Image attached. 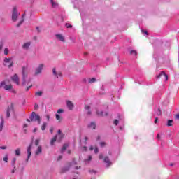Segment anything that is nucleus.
<instances>
[{"mask_svg":"<svg viewBox=\"0 0 179 179\" xmlns=\"http://www.w3.org/2000/svg\"><path fill=\"white\" fill-rule=\"evenodd\" d=\"M30 120L31 122L37 121L39 125L41 124V117H40V115L36 114L34 112H32L30 116Z\"/></svg>","mask_w":179,"mask_h":179,"instance_id":"1","label":"nucleus"},{"mask_svg":"<svg viewBox=\"0 0 179 179\" xmlns=\"http://www.w3.org/2000/svg\"><path fill=\"white\" fill-rule=\"evenodd\" d=\"M22 85L26 86V78H27V74H26V67H22Z\"/></svg>","mask_w":179,"mask_h":179,"instance_id":"2","label":"nucleus"},{"mask_svg":"<svg viewBox=\"0 0 179 179\" xmlns=\"http://www.w3.org/2000/svg\"><path fill=\"white\" fill-rule=\"evenodd\" d=\"M0 87H3L5 90H10L13 87L12 85H6L5 81H3L0 83Z\"/></svg>","mask_w":179,"mask_h":179,"instance_id":"3","label":"nucleus"},{"mask_svg":"<svg viewBox=\"0 0 179 179\" xmlns=\"http://www.w3.org/2000/svg\"><path fill=\"white\" fill-rule=\"evenodd\" d=\"M13 103H10L6 110V117L9 118L10 117V113H13Z\"/></svg>","mask_w":179,"mask_h":179,"instance_id":"4","label":"nucleus"},{"mask_svg":"<svg viewBox=\"0 0 179 179\" xmlns=\"http://www.w3.org/2000/svg\"><path fill=\"white\" fill-rule=\"evenodd\" d=\"M17 16H19V13L16 11V7H14L13 9V14H12V20L13 22H16L17 20Z\"/></svg>","mask_w":179,"mask_h":179,"instance_id":"5","label":"nucleus"},{"mask_svg":"<svg viewBox=\"0 0 179 179\" xmlns=\"http://www.w3.org/2000/svg\"><path fill=\"white\" fill-rule=\"evenodd\" d=\"M33 146V143H31L29 147L27 148V158L26 159L27 162H29V159H30V157L31 156V148Z\"/></svg>","mask_w":179,"mask_h":179,"instance_id":"6","label":"nucleus"},{"mask_svg":"<svg viewBox=\"0 0 179 179\" xmlns=\"http://www.w3.org/2000/svg\"><path fill=\"white\" fill-rule=\"evenodd\" d=\"M43 68H44V64H39V66L35 70V75H40V73H41V71H43Z\"/></svg>","mask_w":179,"mask_h":179,"instance_id":"7","label":"nucleus"},{"mask_svg":"<svg viewBox=\"0 0 179 179\" xmlns=\"http://www.w3.org/2000/svg\"><path fill=\"white\" fill-rule=\"evenodd\" d=\"M4 62L6 64H10L8 65V68H12V66H13V61H12V59H10V58H5Z\"/></svg>","mask_w":179,"mask_h":179,"instance_id":"8","label":"nucleus"},{"mask_svg":"<svg viewBox=\"0 0 179 179\" xmlns=\"http://www.w3.org/2000/svg\"><path fill=\"white\" fill-rule=\"evenodd\" d=\"M13 82L16 83V85H19V76L17 74H15L12 78H11Z\"/></svg>","mask_w":179,"mask_h":179,"instance_id":"9","label":"nucleus"},{"mask_svg":"<svg viewBox=\"0 0 179 179\" xmlns=\"http://www.w3.org/2000/svg\"><path fill=\"white\" fill-rule=\"evenodd\" d=\"M161 76H164L165 80H169V76L164 71H162L159 75L157 76V78L159 79Z\"/></svg>","mask_w":179,"mask_h":179,"instance_id":"10","label":"nucleus"},{"mask_svg":"<svg viewBox=\"0 0 179 179\" xmlns=\"http://www.w3.org/2000/svg\"><path fill=\"white\" fill-rule=\"evenodd\" d=\"M66 104H67V107H68L69 110H73V107H75V106L73 105V103H72V101H67Z\"/></svg>","mask_w":179,"mask_h":179,"instance_id":"11","label":"nucleus"},{"mask_svg":"<svg viewBox=\"0 0 179 179\" xmlns=\"http://www.w3.org/2000/svg\"><path fill=\"white\" fill-rule=\"evenodd\" d=\"M103 162L106 163L107 167H110V166H111L112 164V163L110 162V159L108 158V157H105L103 159Z\"/></svg>","mask_w":179,"mask_h":179,"instance_id":"12","label":"nucleus"},{"mask_svg":"<svg viewBox=\"0 0 179 179\" xmlns=\"http://www.w3.org/2000/svg\"><path fill=\"white\" fill-rule=\"evenodd\" d=\"M57 38L59 40V41H62L63 43H65V38L61 34H57L56 35Z\"/></svg>","mask_w":179,"mask_h":179,"instance_id":"13","label":"nucleus"},{"mask_svg":"<svg viewBox=\"0 0 179 179\" xmlns=\"http://www.w3.org/2000/svg\"><path fill=\"white\" fill-rule=\"evenodd\" d=\"M88 128H90V129H96V123L95 122H91L89 125H88Z\"/></svg>","mask_w":179,"mask_h":179,"instance_id":"14","label":"nucleus"},{"mask_svg":"<svg viewBox=\"0 0 179 179\" xmlns=\"http://www.w3.org/2000/svg\"><path fill=\"white\" fill-rule=\"evenodd\" d=\"M41 152H43V149L41 148V146H38L35 155H38L40 153H41Z\"/></svg>","mask_w":179,"mask_h":179,"instance_id":"15","label":"nucleus"},{"mask_svg":"<svg viewBox=\"0 0 179 179\" xmlns=\"http://www.w3.org/2000/svg\"><path fill=\"white\" fill-rule=\"evenodd\" d=\"M5 124V121L3 120V118L1 117V122L0 124V132H1L2 129H3V124Z\"/></svg>","mask_w":179,"mask_h":179,"instance_id":"16","label":"nucleus"},{"mask_svg":"<svg viewBox=\"0 0 179 179\" xmlns=\"http://www.w3.org/2000/svg\"><path fill=\"white\" fill-rule=\"evenodd\" d=\"M55 142H57V136H55L50 141V145L52 146V145H54V143H55Z\"/></svg>","mask_w":179,"mask_h":179,"instance_id":"17","label":"nucleus"},{"mask_svg":"<svg viewBox=\"0 0 179 179\" xmlns=\"http://www.w3.org/2000/svg\"><path fill=\"white\" fill-rule=\"evenodd\" d=\"M70 167H71V165H69V166H65L62 169V173H66V171L69 170Z\"/></svg>","mask_w":179,"mask_h":179,"instance_id":"18","label":"nucleus"},{"mask_svg":"<svg viewBox=\"0 0 179 179\" xmlns=\"http://www.w3.org/2000/svg\"><path fill=\"white\" fill-rule=\"evenodd\" d=\"M68 144H64L63 145V147L62 148L61 152L62 153H64V152H65V150H66V149L68 148Z\"/></svg>","mask_w":179,"mask_h":179,"instance_id":"19","label":"nucleus"},{"mask_svg":"<svg viewBox=\"0 0 179 179\" xmlns=\"http://www.w3.org/2000/svg\"><path fill=\"white\" fill-rule=\"evenodd\" d=\"M55 117L56 120L59 121V122H61V121H62V117H61V115H59V114H56Z\"/></svg>","mask_w":179,"mask_h":179,"instance_id":"20","label":"nucleus"},{"mask_svg":"<svg viewBox=\"0 0 179 179\" xmlns=\"http://www.w3.org/2000/svg\"><path fill=\"white\" fill-rule=\"evenodd\" d=\"M11 164L14 169H16V166H15V164H16V158L13 159L11 161Z\"/></svg>","mask_w":179,"mask_h":179,"instance_id":"21","label":"nucleus"},{"mask_svg":"<svg viewBox=\"0 0 179 179\" xmlns=\"http://www.w3.org/2000/svg\"><path fill=\"white\" fill-rule=\"evenodd\" d=\"M15 154L16 156H20V148H17L15 150Z\"/></svg>","mask_w":179,"mask_h":179,"instance_id":"22","label":"nucleus"},{"mask_svg":"<svg viewBox=\"0 0 179 179\" xmlns=\"http://www.w3.org/2000/svg\"><path fill=\"white\" fill-rule=\"evenodd\" d=\"M45 128H47V123L46 122H43L42 126H41V129L43 131H45Z\"/></svg>","mask_w":179,"mask_h":179,"instance_id":"23","label":"nucleus"},{"mask_svg":"<svg viewBox=\"0 0 179 179\" xmlns=\"http://www.w3.org/2000/svg\"><path fill=\"white\" fill-rule=\"evenodd\" d=\"M35 96H38L39 97H41V96H43V92L38 91V92H36Z\"/></svg>","mask_w":179,"mask_h":179,"instance_id":"24","label":"nucleus"},{"mask_svg":"<svg viewBox=\"0 0 179 179\" xmlns=\"http://www.w3.org/2000/svg\"><path fill=\"white\" fill-rule=\"evenodd\" d=\"M167 127H173V120H168Z\"/></svg>","mask_w":179,"mask_h":179,"instance_id":"25","label":"nucleus"},{"mask_svg":"<svg viewBox=\"0 0 179 179\" xmlns=\"http://www.w3.org/2000/svg\"><path fill=\"white\" fill-rule=\"evenodd\" d=\"M30 47V43H27L23 45V48H29Z\"/></svg>","mask_w":179,"mask_h":179,"instance_id":"26","label":"nucleus"},{"mask_svg":"<svg viewBox=\"0 0 179 179\" xmlns=\"http://www.w3.org/2000/svg\"><path fill=\"white\" fill-rule=\"evenodd\" d=\"M130 54H131V55H138V52H136V50H131V51L130 52Z\"/></svg>","mask_w":179,"mask_h":179,"instance_id":"27","label":"nucleus"},{"mask_svg":"<svg viewBox=\"0 0 179 179\" xmlns=\"http://www.w3.org/2000/svg\"><path fill=\"white\" fill-rule=\"evenodd\" d=\"M96 114L98 117H103V111L99 112V110H96Z\"/></svg>","mask_w":179,"mask_h":179,"instance_id":"28","label":"nucleus"},{"mask_svg":"<svg viewBox=\"0 0 179 179\" xmlns=\"http://www.w3.org/2000/svg\"><path fill=\"white\" fill-rule=\"evenodd\" d=\"M94 82H96L95 78H92L90 79V80H89V83H94Z\"/></svg>","mask_w":179,"mask_h":179,"instance_id":"29","label":"nucleus"},{"mask_svg":"<svg viewBox=\"0 0 179 179\" xmlns=\"http://www.w3.org/2000/svg\"><path fill=\"white\" fill-rule=\"evenodd\" d=\"M4 54L5 55H8L9 54V49H8V48L4 49Z\"/></svg>","mask_w":179,"mask_h":179,"instance_id":"30","label":"nucleus"},{"mask_svg":"<svg viewBox=\"0 0 179 179\" xmlns=\"http://www.w3.org/2000/svg\"><path fill=\"white\" fill-rule=\"evenodd\" d=\"M52 73H53V75H55V76L58 78V76L57 75V70L55 69V68H53Z\"/></svg>","mask_w":179,"mask_h":179,"instance_id":"31","label":"nucleus"},{"mask_svg":"<svg viewBox=\"0 0 179 179\" xmlns=\"http://www.w3.org/2000/svg\"><path fill=\"white\" fill-rule=\"evenodd\" d=\"M107 144L105 142H101L100 143V146L101 148H104Z\"/></svg>","mask_w":179,"mask_h":179,"instance_id":"32","label":"nucleus"},{"mask_svg":"<svg viewBox=\"0 0 179 179\" xmlns=\"http://www.w3.org/2000/svg\"><path fill=\"white\" fill-rule=\"evenodd\" d=\"M39 143H40V140H38V139L35 140V145L36 146H38Z\"/></svg>","mask_w":179,"mask_h":179,"instance_id":"33","label":"nucleus"},{"mask_svg":"<svg viewBox=\"0 0 179 179\" xmlns=\"http://www.w3.org/2000/svg\"><path fill=\"white\" fill-rule=\"evenodd\" d=\"M24 22V19H22L17 24V27H19L20 26V24H22V23H23Z\"/></svg>","mask_w":179,"mask_h":179,"instance_id":"34","label":"nucleus"},{"mask_svg":"<svg viewBox=\"0 0 179 179\" xmlns=\"http://www.w3.org/2000/svg\"><path fill=\"white\" fill-rule=\"evenodd\" d=\"M62 113H64V109H59L57 110V114H62Z\"/></svg>","mask_w":179,"mask_h":179,"instance_id":"35","label":"nucleus"},{"mask_svg":"<svg viewBox=\"0 0 179 179\" xmlns=\"http://www.w3.org/2000/svg\"><path fill=\"white\" fill-rule=\"evenodd\" d=\"M66 27H67V29H72V25L66 23Z\"/></svg>","mask_w":179,"mask_h":179,"instance_id":"36","label":"nucleus"},{"mask_svg":"<svg viewBox=\"0 0 179 179\" xmlns=\"http://www.w3.org/2000/svg\"><path fill=\"white\" fill-rule=\"evenodd\" d=\"M3 161L6 162V163H8V155L3 157Z\"/></svg>","mask_w":179,"mask_h":179,"instance_id":"37","label":"nucleus"},{"mask_svg":"<svg viewBox=\"0 0 179 179\" xmlns=\"http://www.w3.org/2000/svg\"><path fill=\"white\" fill-rule=\"evenodd\" d=\"M118 123H119L118 120L115 119V120H114V124H115V125H118Z\"/></svg>","mask_w":179,"mask_h":179,"instance_id":"38","label":"nucleus"},{"mask_svg":"<svg viewBox=\"0 0 179 179\" xmlns=\"http://www.w3.org/2000/svg\"><path fill=\"white\" fill-rule=\"evenodd\" d=\"M90 160H92V155H90L88 157V159L85 160V162H90Z\"/></svg>","mask_w":179,"mask_h":179,"instance_id":"39","label":"nucleus"},{"mask_svg":"<svg viewBox=\"0 0 179 179\" xmlns=\"http://www.w3.org/2000/svg\"><path fill=\"white\" fill-rule=\"evenodd\" d=\"M32 86H33V85H29V86L27 87L26 91H27V92H29V90H30V89H31V87Z\"/></svg>","mask_w":179,"mask_h":179,"instance_id":"40","label":"nucleus"},{"mask_svg":"<svg viewBox=\"0 0 179 179\" xmlns=\"http://www.w3.org/2000/svg\"><path fill=\"white\" fill-rule=\"evenodd\" d=\"M94 153H99V148L97 147L94 148Z\"/></svg>","mask_w":179,"mask_h":179,"instance_id":"41","label":"nucleus"},{"mask_svg":"<svg viewBox=\"0 0 179 179\" xmlns=\"http://www.w3.org/2000/svg\"><path fill=\"white\" fill-rule=\"evenodd\" d=\"M61 130H58V134L59 135H60L61 138H64V135L63 134H61Z\"/></svg>","mask_w":179,"mask_h":179,"instance_id":"42","label":"nucleus"},{"mask_svg":"<svg viewBox=\"0 0 179 179\" xmlns=\"http://www.w3.org/2000/svg\"><path fill=\"white\" fill-rule=\"evenodd\" d=\"M85 108V110H90V106L86 105Z\"/></svg>","mask_w":179,"mask_h":179,"instance_id":"43","label":"nucleus"},{"mask_svg":"<svg viewBox=\"0 0 179 179\" xmlns=\"http://www.w3.org/2000/svg\"><path fill=\"white\" fill-rule=\"evenodd\" d=\"M57 76L59 78V76H62V73L61 72H58L57 73Z\"/></svg>","mask_w":179,"mask_h":179,"instance_id":"44","label":"nucleus"},{"mask_svg":"<svg viewBox=\"0 0 179 179\" xmlns=\"http://www.w3.org/2000/svg\"><path fill=\"white\" fill-rule=\"evenodd\" d=\"M50 134H52L54 132V127H51L50 129Z\"/></svg>","mask_w":179,"mask_h":179,"instance_id":"45","label":"nucleus"},{"mask_svg":"<svg viewBox=\"0 0 179 179\" xmlns=\"http://www.w3.org/2000/svg\"><path fill=\"white\" fill-rule=\"evenodd\" d=\"M51 2H52V6L53 7V8H55V3H54V1H52V0H51Z\"/></svg>","mask_w":179,"mask_h":179,"instance_id":"46","label":"nucleus"},{"mask_svg":"<svg viewBox=\"0 0 179 179\" xmlns=\"http://www.w3.org/2000/svg\"><path fill=\"white\" fill-rule=\"evenodd\" d=\"M159 122V118L156 117L155 120V124H157V122Z\"/></svg>","mask_w":179,"mask_h":179,"instance_id":"47","label":"nucleus"},{"mask_svg":"<svg viewBox=\"0 0 179 179\" xmlns=\"http://www.w3.org/2000/svg\"><path fill=\"white\" fill-rule=\"evenodd\" d=\"M34 108L35 110H37V108H38V105H37V103L35 104Z\"/></svg>","mask_w":179,"mask_h":179,"instance_id":"48","label":"nucleus"},{"mask_svg":"<svg viewBox=\"0 0 179 179\" xmlns=\"http://www.w3.org/2000/svg\"><path fill=\"white\" fill-rule=\"evenodd\" d=\"M0 149L5 150L6 149V146H1Z\"/></svg>","mask_w":179,"mask_h":179,"instance_id":"49","label":"nucleus"},{"mask_svg":"<svg viewBox=\"0 0 179 179\" xmlns=\"http://www.w3.org/2000/svg\"><path fill=\"white\" fill-rule=\"evenodd\" d=\"M87 115H92V111H90V110H88V112H87Z\"/></svg>","mask_w":179,"mask_h":179,"instance_id":"50","label":"nucleus"},{"mask_svg":"<svg viewBox=\"0 0 179 179\" xmlns=\"http://www.w3.org/2000/svg\"><path fill=\"white\" fill-rule=\"evenodd\" d=\"M2 48H3V44H0V51Z\"/></svg>","mask_w":179,"mask_h":179,"instance_id":"51","label":"nucleus"},{"mask_svg":"<svg viewBox=\"0 0 179 179\" xmlns=\"http://www.w3.org/2000/svg\"><path fill=\"white\" fill-rule=\"evenodd\" d=\"M36 30L38 31V33H40V28L38 27H36Z\"/></svg>","mask_w":179,"mask_h":179,"instance_id":"52","label":"nucleus"},{"mask_svg":"<svg viewBox=\"0 0 179 179\" xmlns=\"http://www.w3.org/2000/svg\"><path fill=\"white\" fill-rule=\"evenodd\" d=\"M176 118H177V120H179V113L176 115Z\"/></svg>","mask_w":179,"mask_h":179,"instance_id":"53","label":"nucleus"},{"mask_svg":"<svg viewBox=\"0 0 179 179\" xmlns=\"http://www.w3.org/2000/svg\"><path fill=\"white\" fill-rule=\"evenodd\" d=\"M99 159H103V154L99 155Z\"/></svg>","mask_w":179,"mask_h":179,"instance_id":"54","label":"nucleus"},{"mask_svg":"<svg viewBox=\"0 0 179 179\" xmlns=\"http://www.w3.org/2000/svg\"><path fill=\"white\" fill-rule=\"evenodd\" d=\"M157 139H160V134H157Z\"/></svg>","mask_w":179,"mask_h":179,"instance_id":"55","label":"nucleus"},{"mask_svg":"<svg viewBox=\"0 0 179 179\" xmlns=\"http://www.w3.org/2000/svg\"><path fill=\"white\" fill-rule=\"evenodd\" d=\"M61 159H62V156L60 155V156L58 157L57 160H61Z\"/></svg>","mask_w":179,"mask_h":179,"instance_id":"56","label":"nucleus"},{"mask_svg":"<svg viewBox=\"0 0 179 179\" xmlns=\"http://www.w3.org/2000/svg\"><path fill=\"white\" fill-rule=\"evenodd\" d=\"M46 118H47L48 121H50V115H48L46 116Z\"/></svg>","mask_w":179,"mask_h":179,"instance_id":"57","label":"nucleus"},{"mask_svg":"<svg viewBox=\"0 0 179 179\" xmlns=\"http://www.w3.org/2000/svg\"><path fill=\"white\" fill-rule=\"evenodd\" d=\"M75 169L76 170H79V169H80V166H76Z\"/></svg>","mask_w":179,"mask_h":179,"instance_id":"58","label":"nucleus"},{"mask_svg":"<svg viewBox=\"0 0 179 179\" xmlns=\"http://www.w3.org/2000/svg\"><path fill=\"white\" fill-rule=\"evenodd\" d=\"M93 149H94V148H93V146H91V147L90 148V150H93Z\"/></svg>","mask_w":179,"mask_h":179,"instance_id":"59","label":"nucleus"},{"mask_svg":"<svg viewBox=\"0 0 179 179\" xmlns=\"http://www.w3.org/2000/svg\"><path fill=\"white\" fill-rule=\"evenodd\" d=\"M34 132H37V128L34 129Z\"/></svg>","mask_w":179,"mask_h":179,"instance_id":"60","label":"nucleus"},{"mask_svg":"<svg viewBox=\"0 0 179 179\" xmlns=\"http://www.w3.org/2000/svg\"><path fill=\"white\" fill-rule=\"evenodd\" d=\"M73 164H77V163L75 162V159L73 160Z\"/></svg>","mask_w":179,"mask_h":179,"instance_id":"61","label":"nucleus"},{"mask_svg":"<svg viewBox=\"0 0 179 179\" xmlns=\"http://www.w3.org/2000/svg\"><path fill=\"white\" fill-rule=\"evenodd\" d=\"M24 128H27V124H24Z\"/></svg>","mask_w":179,"mask_h":179,"instance_id":"62","label":"nucleus"},{"mask_svg":"<svg viewBox=\"0 0 179 179\" xmlns=\"http://www.w3.org/2000/svg\"><path fill=\"white\" fill-rule=\"evenodd\" d=\"M68 153H69V155H71V150H68Z\"/></svg>","mask_w":179,"mask_h":179,"instance_id":"63","label":"nucleus"},{"mask_svg":"<svg viewBox=\"0 0 179 179\" xmlns=\"http://www.w3.org/2000/svg\"><path fill=\"white\" fill-rule=\"evenodd\" d=\"M34 40H37V36H34Z\"/></svg>","mask_w":179,"mask_h":179,"instance_id":"64","label":"nucleus"}]
</instances>
